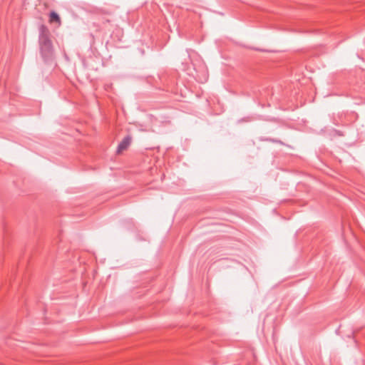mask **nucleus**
Wrapping results in <instances>:
<instances>
[{"label":"nucleus","mask_w":365,"mask_h":365,"mask_svg":"<svg viewBox=\"0 0 365 365\" xmlns=\"http://www.w3.org/2000/svg\"><path fill=\"white\" fill-rule=\"evenodd\" d=\"M272 142H275V143H282L280 140H272Z\"/></svg>","instance_id":"obj_4"},{"label":"nucleus","mask_w":365,"mask_h":365,"mask_svg":"<svg viewBox=\"0 0 365 365\" xmlns=\"http://www.w3.org/2000/svg\"><path fill=\"white\" fill-rule=\"evenodd\" d=\"M167 122H168V123H170V120H163V121L161 120V123H167Z\"/></svg>","instance_id":"obj_5"},{"label":"nucleus","mask_w":365,"mask_h":365,"mask_svg":"<svg viewBox=\"0 0 365 365\" xmlns=\"http://www.w3.org/2000/svg\"><path fill=\"white\" fill-rule=\"evenodd\" d=\"M132 141V138L130 136H126L123 140L120 143L117 148L116 153L118 155H120L124 150H125L129 145H130Z\"/></svg>","instance_id":"obj_1"},{"label":"nucleus","mask_w":365,"mask_h":365,"mask_svg":"<svg viewBox=\"0 0 365 365\" xmlns=\"http://www.w3.org/2000/svg\"><path fill=\"white\" fill-rule=\"evenodd\" d=\"M41 48L43 53H48L49 52L51 49V42L46 37L42 36L41 38Z\"/></svg>","instance_id":"obj_2"},{"label":"nucleus","mask_w":365,"mask_h":365,"mask_svg":"<svg viewBox=\"0 0 365 365\" xmlns=\"http://www.w3.org/2000/svg\"><path fill=\"white\" fill-rule=\"evenodd\" d=\"M49 23H56L58 26L61 25V18L59 15L55 11H51L49 16Z\"/></svg>","instance_id":"obj_3"}]
</instances>
